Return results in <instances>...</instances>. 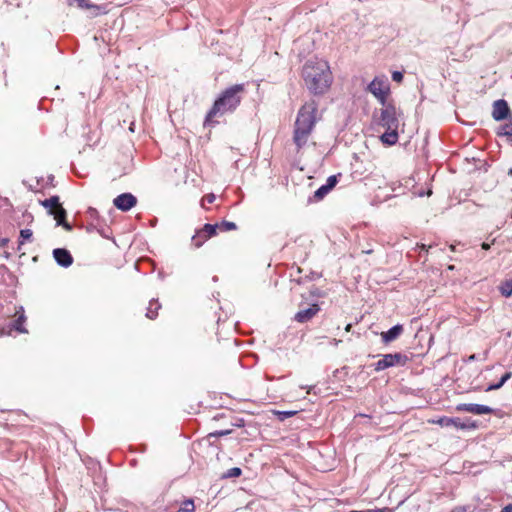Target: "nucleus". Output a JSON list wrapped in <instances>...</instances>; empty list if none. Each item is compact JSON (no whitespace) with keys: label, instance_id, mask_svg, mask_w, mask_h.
Here are the masks:
<instances>
[{"label":"nucleus","instance_id":"obj_3","mask_svg":"<svg viewBox=\"0 0 512 512\" xmlns=\"http://www.w3.org/2000/svg\"><path fill=\"white\" fill-rule=\"evenodd\" d=\"M383 106L379 117L374 116L375 122L386 130L381 136V141L387 145H394L398 141L401 112L397 111L396 107L392 104H385Z\"/></svg>","mask_w":512,"mask_h":512},{"label":"nucleus","instance_id":"obj_31","mask_svg":"<svg viewBox=\"0 0 512 512\" xmlns=\"http://www.w3.org/2000/svg\"><path fill=\"white\" fill-rule=\"evenodd\" d=\"M228 433V431H221V432H216V433H213V434H210L211 436H221V435H226Z\"/></svg>","mask_w":512,"mask_h":512},{"label":"nucleus","instance_id":"obj_32","mask_svg":"<svg viewBox=\"0 0 512 512\" xmlns=\"http://www.w3.org/2000/svg\"><path fill=\"white\" fill-rule=\"evenodd\" d=\"M378 512H393V509L385 507V508L378 509Z\"/></svg>","mask_w":512,"mask_h":512},{"label":"nucleus","instance_id":"obj_12","mask_svg":"<svg viewBox=\"0 0 512 512\" xmlns=\"http://www.w3.org/2000/svg\"><path fill=\"white\" fill-rule=\"evenodd\" d=\"M509 112L510 109L505 100L500 99L493 103L492 117L496 121H501L505 119L508 116Z\"/></svg>","mask_w":512,"mask_h":512},{"label":"nucleus","instance_id":"obj_40","mask_svg":"<svg viewBox=\"0 0 512 512\" xmlns=\"http://www.w3.org/2000/svg\"><path fill=\"white\" fill-rule=\"evenodd\" d=\"M471 360H475V355L470 356Z\"/></svg>","mask_w":512,"mask_h":512},{"label":"nucleus","instance_id":"obj_5","mask_svg":"<svg viewBox=\"0 0 512 512\" xmlns=\"http://www.w3.org/2000/svg\"><path fill=\"white\" fill-rule=\"evenodd\" d=\"M42 205L54 216V219L57 221V225H62L67 231L72 229L71 225L65 221L66 211L61 206L57 196L44 200Z\"/></svg>","mask_w":512,"mask_h":512},{"label":"nucleus","instance_id":"obj_20","mask_svg":"<svg viewBox=\"0 0 512 512\" xmlns=\"http://www.w3.org/2000/svg\"><path fill=\"white\" fill-rule=\"evenodd\" d=\"M195 506L193 500H186L183 502L181 508L177 512H194Z\"/></svg>","mask_w":512,"mask_h":512},{"label":"nucleus","instance_id":"obj_23","mask_svg":"<svg viewBox=\"0 0 512 512\" xmlns=\"http://www.w3.org/2000/svg\"><path fill=\"white\" fill-rule=\"evenodd\" d=\"M219 227L225 231H230L236 229V224L234 222L224 221Z\"/></svg>","mask_w":512,"mask_h":512},{"label":"nucleus","instance_id":"obj_27","mask_svg":"<svg viewBox=\"0 0 512 512\" xmlns=\"http://www.w3.org/2000/svg\"><path fill=\"white\" fill-rule=\"evenodd\" d=\"M32 231L30 229H22L20 231V237L23 240H29L32 237Z\"/></svg>","mask_w":512,"mask_h":512},{"label":"nucleus","instance_id":"obj_8","mask_svg":"<svg viewBox=\"0 0 512 512\" xmlns=\"http://www.w3.org/2000/svg\"><path fill=\"white\" fill-rule=\"evenodd\" d=\"M429 423L440 425L441 427H454L456 429H468L470 427H475L474 424L469 425L461 421L460 418H449V417H440L438 419L429 420Z\"/></svg>","mask_w":512,"mask_h":512},{"label":"nucleus","instance_id":"obj_38","mask_svg":"<svg viewBox=\"0 0 512 512\" xmlns=\"http://www.w3.org/2000/svg\"><path fill=\"white\" fill-rule=\"evenodd\" d=\"M450 249H451L452 251H454V250H455V246H454V245H451V246H450Z\"/></svg>","mask_w":512,"mask_h":512},{"label":"nucleus","instance_id":"obj_24","mask_svg":"<svg viewBox=\"0 0 512 512\" xmlns=\"http://www.w3.org/2000/svg\"><path fill=\"white\" fill-rule=\"evenodd\" d=\"M215 198L216 197L214 194H207L206 196H204L201 202L202 207H205L207 203L212 204L215 201Z\"/></svg>","mask_w":512,"mask_h":512},{"label":"nucleus","instance_id":"obj_36","mask_svg":"<svg viewBox=\"0 0 512 512\" xmlns=\"http://www.w3.org/2000/svg\"><path fill=\"white\" fill-rule=\"evenodd\" d=\"M362 512H378V509H368V510L362 511Z\"/></svg>","mask_w":512,"mask_h":512},{"label":"nucleus","instance_id":"obj_7","mask_svg":"<svg viewBox=\"0 0 512 512\" xmlns=\"http://www.w3.org/2000/svg\"><path fill=\"white\" fill-rule=\"evenodd\" d=\"M406 361L407 357L401 353L386 354L376 363L375 370L381 371L395 365H404Z\"/></svg>","mask_w":512,"mask_h":512},{"label":"nucleus","instance_id":"obj_14","mask_svg":"<svg viewBox=\"0 0 512 512\" xmlns=\"http://www.w3.org/2000/svg\"><path fill=\"white\" fill-rule=\"evenodd\" d=\"M53 256L56 262L63 267H69L73 262L71 254L66 249H54Z\"/></svg>","mask_w":512,"mask_h":512},{"label":"nucleus","instance_id":"obj_19","mask_svg":"<svg viewBox=\"0 0 512 512\" xmlns=\"http://www.w3.org/2000/svg\"><path fill=\"white\" fill-rule=\"evenodd\" d=\"M159 304L157 303V301L153 302L151 301L150 302V306L148 307L147 309V313H146V316L149 318V319H154L157 315L156 311L158 310L159 308Z\"/></svg>","mask_w":512,"mask_h":512},{"label":"nucleus","instance_id":"obj_21","mask_svg":"<svg viewBox=\"0 0 512 512\" xmlns=\"http://www.w3.org/2000/svg\"><path fill=\"white\" fill-rule=\"evenodd\" d=\"M25 321L24 315H20L15 321H14V329L23 333L26 332V330L22 327L23 322Z\"/></svg>","mask_w":512,"mask_h":512},{"label":"nucleus","instance_id":"obj_26","mask_svg":"<svg viewBox=\"0 0 512 512\" xmlns=\"http://www.w3.org/2000/svg\"><path fill=\"white\" fill-rule=\"evenodd\" d=\"M337 183V178L336 176H330L328 177L327 179V182L326 184L324 185L328 190H331Z\"/></svg>","mask_w":512,"mask_h":512},{"label":"nucleus","instance_id":"obj_11","mask_svg":"<svg viewBox=\"0 0 512 512\" xmlns=\"http://www.w3.org/2000/svg\"><path fill=\"white\" fill-rule=\"evenodd\" d=\"M218 225L205 224L204 227L193 237L196 247H200L204 241L216 234Z\"/></svg>","mask_w":512,"mask_h":512},{"label":"nucleus","instance_id":"obj_17","mask_svg":"<svg viewBox=\"0 0 512 512\" xmlns=\"http://www.w3.org/2000/svg\"><path fill=\"white\" fill-rule=\"evenodd\" d=\"M511 376L512 374L510 372L505 373L497 384H492L488 386L486 391H492L501 388L505 384V382L511 378Z\"/></svg>","mask_w":512,"mask_h":512},{"label":"nucleus","instance_id":"obj_33","mask_svg":"<svg viewBox=\"0 0 512 512\" xmlns=\"http://www.w3.org/2000/svg\"><path fill=\"white\" fill-rule=\"evenodd\" d=\"M294 414H295V412H293V411L284 412V415L287 416V417H290V416H292Z\"/></svg>","mask_w":512,"mask_h":512},{"label":"nucleus","instance_id":"obj_39","mask_svg":"<svg viewBox=\"0 0 512 512\" xmlns=\"http://www.w3.org/2000/svg\"><path fill=\"white\" fill-rule=\"evenodd\" d=\"M453 512H462V509H456Z\"/></svg>","mask_w":512,"mask_h":512},{"label":"nucleus","instance_id":"obj_41","mask_svg":"<svg viewBox=\"0 0 512 512\" xmlns=\"http://www.w3.org/2000/svg\"><path fill=\"white\" fill-rule=\"evenodd\" d=\"M508 174L512 176V168L509 170Z\"/></svg>","mask_w":512,"mask_h":512},{"label":"nucleus","instance_id":"obj_37","mask_svg":"<svg viewBox=\"0 0 512 512\" xmlns=\"http://www.w3.org/2000/svg\"><path fill=\"white\" fill-rule=\"evenodd\" d=\"M420 248H421V249H426V245H425V244H422V245L420 246Z\"/></svg>","mask_w":512,"mask_h":512},{"label":"nucleus","instance_id":"obj_15","mask_svg":"<svg viewBox=\"0 0 512 512\" xmlns=\"http://www.w3.org/2000/svg\"><path fill=\"white\" fill-rule=\"evenodd\" d=\"M403 332V326L398 324L393 326L386 332L381 333V338L384 343H390L397 339Z\"/></svg>","mask_w":512,"mask_h":512},{"label":"nucleus","instance_id":"obj_4","mask_svg":"<svg viewBox=\"0 0 512 512\" xmlns=\"http://www.w3.org/2000/svg\"><path fill=\"white\" fill-rule=\"evenodd\" d=\"M242 84L234 85L226 89L222 95L215 101L212 109L207 115L206 121H211L214 117L222 116L227 112H231L240 104L239 94L243 91Z\"/></svg>","mask_w":512,"mask_h":512},{"label":"nucleus","instance_id":"obj_34","mask_svg":"<svg viewBox=\"0 0 512 512\" xmlns=\"http://www.w3.org/2000/svg\"><path fill=\"white\" fill-rule=\"evenodd\" d=\"M482 248H483V249H485V250H487V249H489V248H490V245H489V244H487V243H483V244H482Z\"/></svg>","mask_w":512,"mask_h":512},{"label":"nucleus","instance_id":"obj_16","mask_svg":"<svg viewBox=\"0 0 512 512\" xmlns=\"http://www.w3.org/2000/svg\"><path fill=\"white\" fill-rule=\"evenodd\" d=\"M69 5L76 6L80 9H93L95 11L99 10L98 6L88 3L86 0H69Z\"/></svg>","mask_w":512,"mask_h":512},{"label":"nucleus","instance_id":"obj_29","mask_svg":"<svg viewBox=\"0 0 512 512\" xmlns=\"http://www.w3.org/2000/svg\"><path fill=\"white\" fill-rule=\"evenodd\" d=\"M392 79L395 82H401L402 79H403V74L401 72H399V71H394L392 73Z\"/></svg>","mask_w":512,"mask_h":512},{"label":"nucleus","instance_id":"obj_18","mask_svg":"<svg viewBox=\"0 0 512 512\" xmlns=\"http://www.w3.org/2000/svg\"><path fill=\"white\" fill-rule=\"evenodd\" d=\"M500 292L505 297H510L512 295V279L501 284Z\"/></svg>","mask_w":512,"mask_h":512},{"label":"nucleus","instance_id":"obj_13","mask_svg":"<svg viewBox=\"0 0 512 512\" xmlns=\"http://www.w3.org/2000/svg\"><path fill=\"white\" fill-rule=\"evenodd\" d=\"M319 311L317 304H312L310 307L300 310L295 314V320L299 323H305L314 317Z\"/></svg>","mask_w":512,"mask_h":512},{"label":"nucleus","instance_id":"obj_2","mask_svg":"<svg viewBox=\"0 0 512 512\" xmlns=\"http://www.w3.org/2000/svg\"><path fill=\"white\" fill-rule=\"evenodd\" d=\"M318 105L315 101L305 103L298 112L293 140L297 148L300 149L307 144L311 132L316 124Z\"/></svg>","mask_w":512,"mask_h":512},{"label":"nucleus","instance_id":"obj_6","mask_svg":"<svg viewBox=\"0 0 512 512\" xmlns=\"http://www.w3.org/2000/svg\"><path fill=\"white\" fill-rule=\"evenodd\" d=\"M368 91L382 104H386L390 86L385 76L375 77L368 85Z\"/></svg>","mask_w":512,"mask_h":512},{"label":"nucleus","instance_id":"obj_10","mask_svg":"<svg viewBox=\"0 0 512 512\" xmlns=\"http://www.w3.org/2000/svg\"><path fill=\"white\" fill-rule=\"evenodd\" d=\"M113 203L119 210L128 211L136 205L137 199L131 193H123L117 196Z\"/></svg>","mask_w":512,"mask_h":512},{"label":"nucleus","instance_id":"obj_28","mask_svg":"<svg viewBox=\"0 0 512 512\" xmlns=\"http://www.w3.org/2000/svg\"><path fill=\"white\" fill-rule=\"evenodd\" d=\"M240 475H241V469L237 468V467L230 469L228 472V476H230V477H238Z\"/></svg>","mask_w":512,"mask_h":512},{"label":"nucleus","instance_id":"obj_1","mask_svg":"<svg viewBox=\"0 0 512 512\" xmlns=\"http://www.w3.org/2000/svg\"><path fill=\"white\" fill-rule=\"evenodd\" d=\"M306 88L314 95H323L331 87L333 76L327 61L310 59L302 67L301 72Z\"/></svg>","mask_w":512,"mask_h":512},{"label":"nucleus","instance_id":"obj_22","mask_svg":"<svg viewBox=\"0 0 512 512\" xmlns=\"http://www.w3.org/2000/svg\"><path fill=\"white\" fill-rule=\"evenodd\" d=\"M498 134L502 136H512V122L510 124L503 125Z\"/></svg>","mask_w":512,"mask_h":512},{"label":"nucleus","instance_id":"obj_9","mask_svg":"<svg viewBox=\"0 0 512 512\" xmlns=\"http://www.w3.org/2000/svg\"><path fill=\"white\" fill-rule=\"evenodd\" d=\"M458 412H469L475 415L491 414L493 409L486 405L461 403L456 406Z\"/></svg>","mask_w":512,"mask_h":512},{"label":"nucleus","instance_id":"obj_30","mask_svg":"<svg viewBox=\"0 0 512 512\" xmlns=\"http://www.w3.org/2000/svg\"><path fill=\"white\" fill-rule=\"evenodd\" d=\"M500 512H512V504L505 506Z\"/></svg>","mask_w":512,"mask_h":512},{"label":"nucleus","instance_id":"obj_25","mask_svg":"<svg viewBox=\"0 0 512 512\" xmlns=\"http://www.w3.org/2000/svg\"><path fill=\"white\" fill-rule=\"evenodd\" d=\"M330 190H328L324 185L318 188L315 192V197L318 199L323 198Z\"/></svg>","mask_w":512,"mask_h":512},{"label":"nucleus","instance_id":"obj_35","mask_svg":"<svg viewBox=\"0 0 512 512\" xmlns=\"http://www.w3.org/2000/svg\"><path fill=\"white\" fill-rule=\"evenodd\" d=\"M351 324H348L346 327H345V331L346 332H349L351 330Z\"/></svg>","mask_w":512,"mask_h":512}]
</instances>
